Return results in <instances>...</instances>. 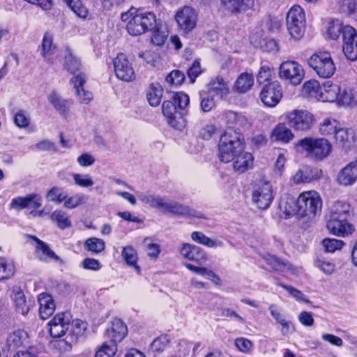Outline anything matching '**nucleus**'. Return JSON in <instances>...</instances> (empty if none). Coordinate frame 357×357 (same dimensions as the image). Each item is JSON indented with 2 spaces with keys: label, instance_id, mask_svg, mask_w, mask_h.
I'll list each match as a JSON object with an SVG mask.
<instances>
[{
  "label": "nucleus",
  "instance_id": "f8f14e48",
  "mask_svg": "<svg viewBox=\"0 0 357 357\" xmlns=\"http://www.w3.org/2000/svg\"><path fill=\"white\" fill-rule=\"evenodd\" d=\"M342 40V51L345 56L350 61H356L357 59V33L356 29L351 26L346 25Z\"/></svg>",
  "mask_w": 357,
  "mask_h": 357
},
{
  "label": "nucleus",
  "instance_id": "f257e3e1",
  "mask_svg": "<svg viewBox=\"0 0 357 357\" xmlns=\"http://www.w3.org/2000/svg\"><path fill=\"white\" fill-rule=\"evenodd\" d=\"M189 102V96L183 92L172 93L169 99L162 102V112L168 124L178 130L185 127V121L179 110L184 109Z\"/></svg>",
  "mask_w": 357,
  "mask_h": 357
},
{
  "label": "nucleus",
  "instance_id": "7c9ffc66",
  "mask_svg": "<svg viewBox=\"0 0 357 357\" xmlns=\"http://www.w3.org/2000/svg\"><path fill=\"white\" fill-rule=\"evenodd\" d=\"M28 338V333L24 330L18 329L8 335L7 345L9 348L17 349L27 342Z\"/></svg>",
  "mask_w": 357,
  "mask_h": 357
},
{
  "label": "nucleus",
  "instance_id": "6ab92c4d",
  "mask_svg": "<svg viewBox=\"0 0 357 357\" xmlns=\"http://www.w3.org/2000/svg\"><path fill=\"white\" fill-rule=\"evenodd\" d=\"M70 82L74 85L76 89L77 100L80 103L88 104L93 99V95L90 91H85L83 88L86 82V76L84 73H79L74 76Z\"/></svg>",
  "mask_w": 357,
  "mask_h": 357
},
{
  "label": "nucleus",
  "instance_id": "8fccbe9b",
  "mask_svg": "<svg viewBox=\"0 0 357 357\" xmlns=\"http://www.w3.org/2000/svg\"><path fill=\"white\" fill-rule=\"evenodd\" d=\"M225 121L229 125L245 126L247 124V119L242 114L233 111L226 112L224 114Z\"/></svg>",
  "mask_w": 357,
  "mask_h": 357
},
{
  "label": "nucleus",
  "instance_id": "5fc2aeb1",
  "mask_svg": "<svg viewBox=\"0 0 357 357\" xmlns=\"http://www.w3.org/2000/svg\"><path fill=\"white\" fill-rule=\"evenodd\" d=\"M117 351V345L105 341L96 351L95 357H113Z\"/></svg>",
  "mask_w": 357,
  "mask_h": 357
},
{
  "label": "nucleus",
  "instance_id": "774afa93",
  "mask_svg": "<svg viewBox=\"0 0 357 357\" xmlns=\"http://www.w3.org/2000/svg\"><path fill=\"white\" fill-rule=\"evenodd\" d=\"M14 122L19 128H26L29 125V119L24 111H19L15 115Z\"/></svg>",
  "mask_w": 357,
  "mask_h": 357
},
{
  "label": "nucleus",
  "instance_id": "72a5a7b5",
  "mask_svg": "<svg viewBox=\"0 0 357 357\" xmlns=\"http://www.w3.org/2000/svg\"><path fill=\"white\" fill-rule=\"evenodd\" d=\"M40 54L46 61H50L52 56L55 53L56 46L53 44V36L45 33L43 38Z\"/></svg>",
  "mask_w": 357,
  "mask_h": 357
},
{
  "label": "nucleus",
  "instance_id": "423d86ee",
  "mask_svg": "<svg viewBox=\"0 0 357 357\" xmlns=\"http://www.w3.org/2000/svg\"><path fill=\"white\" fill-rule=\"evenodd\" d=\"M297 206L300 215L314 216L321 209L322 200L316 191H306L297 198Z\"/></svg>",
  "mask_w": 357,
  "mask_h": 357
},
{
  "label": "nucleus",
  "instance_id": "a18cd8bd",
  "mask_svg": "<svg viewBox=\"0 0 357 357\" xmlns=\"http://www.w3.org/2000/svg\"><path fill=\"white\" fill-rule=\"evenodd\" d=\"M281 211L289 218L298 213L297 199L294 197L282 198L280 202Z\"/></svg>",
  "mask_w": 357,
  "mask_h": 357
},
{
  "label": "nucleus",
  "instance_id": "39448f33",
  "mask_svg": "<svg viewBox=\"0 0 357 357\" xmlns=\"http://www.w3.org/2000/svg\"><path fill=\"white\" fill-rule=\"evenodd\" d=\"M309 66L320 77H331L335 72L336 67L328 52H319L313 54L308 59Z\"/></svg>",
  "mask_w": 357,
  "mask_h": 357
},
{
  "label": "nucleus",
  "instance_id": "0eeeda50",
  "mask_svg": "<svg viewBox=\"0 0 357 357\" xmlns=\"http://www.w3.org/2000/svg\"><path fill=\"white\" fill-rule=\"evenodd\" d=\"M279 75L281 78L289 81L293 85H298L303 79L305 73L303 67L298 63L287 61L280 65Z\"/></svg>",
  "mask_w": 357,
  "mask_h": 357
},
{
  "label": "nucleus",
  "instance_id": "338daca9",
  "mask_svg": "<svg viewBox=\"0 0 357 357\" xmlns=\"http://www.w3.org/2000/svg\"><path fill=\"white\" fill-rule=\"evenodd\" d=\"M188 76L190 80V82H195L196 78L202 73L200 63L198 60H195L191 67L188 70Z\"/></svg>",
  "mask_w": 357,
  "mask_h": 357
},
{
  "label": "nucleus",
  "instance_id": "bb28decb",
  "mask_svg": "<svg viewBox=\"0 0 357 357\" xmlns=\"http://www.w3.org/2000/svg\"><path fill=\"white\" fill-rule=\"evenodd\" d=\"M208 93L210 95L223 98L229 93V87L222 77H217L212 79L208 84Z\"/></svg>",
  "mask_w": 357,
  "mask_h": 357
},
{
  "label": "nucleus",
  "instance_id": "79ce46f5",
  "mask_svg": "<svg viewBox=\"0 0 357 357\" xmlns=\"http://www.w3.org/2000/svg\"><path fill=\"white\" fill-rule=\"evenodd\" d=\"M67 198V193L64 188L59 186H54L47 192L46 199L48 202H54L56 204L64 203Z\"/></svg>",
  "mask_w": 357,
  "mask_h": 357
},
{
  "label": "nucleus",
  "instance_id": "f704fd0d",
  "mask_svg": "<svg viewBox=\"0 0 357 357\" xmlns=\"http://www.w3.org/2000/svg\"><path fill=\"white\" fill-rule=\"evenodd\" d=\"M254 84V77L252 75L248 73H241L237 78L234 89L240 93H246L249 91Z\"/></svg>",
  "mask_w": 357,
  "mask_h": 357
},
{
  "label": "nucleus",
  "instance_id": "412c9836",
  "mask_svg": "<svg viewBox=\"0 0 357 357\" xmlns=\"http://www.w3.org/2000/svg\"><path fill=\"white\" fill-rule=\"evenodd\" d=\"M321 176V170L311 166H304L300 169L293 176L296 183H310L319 179Z\"/></svg>",
  "mask_w": 357,
  "mask_h": 357
},
{
  "label": "nucleus",
  "instance_id": "a19ab883",
  "mask_svg": "<svg viewBox=\"0 0 357 357\" xmlns=\"http://www.w3.org/2000/svg\"><path fill=\"white\" fill-rule=\"evenodd\" d=\"M52 222L56 223V226L61 229H65L71 227L72 223L68 214L61 210L53 211L50 215Z\"/></svg>",
  "mask_w": 357,
  "mask_h": 357
},
{
  "label": "nucleus",
  "instance_id": "7ed1b4c3",
  "mask_svg": "<svg viewBox=\"0 0 357 357\" xmlns=\"http://www.w3.org/2000/svg\"><path fill=\"white\" fill-rule=\"evenodd\" d=\"M243 136L229 126L221 135L218 144V157L221 162H229L243 149Z\"/></svg>",
  "mask_w": 357,
  "mask_h": 357
},
{
  "label": "nucleus",
  "instance_id": "4be33fe9",
  "mask_svg": "<svg viewBox=\"0 0 357 357\" xmlns=\"http://www.w3.org/2000/svg\"><path fill=\"white\" fill-rule=\"evenodd\" d=\"M340 95V86L333 84L331 81H326L321 85L318 100L323 102H337Z\"/></svg>",
  "mask_w": 357,
  "mask_h": 357
},
{
  "label": "nucleus",
  "instance_id": "58836bf2",
  "mask_svg": "<svg viewBox=\"0 0 357 357\" xmlns=\"http://www.w3.org/2000/svg\"><path fill=\"white\" fill-rule=\"evenodd\" d=\"M13 301L16 312L23 316H26L29 311V306L26 303L25 296L20 289H15Z\"/></svg>",
  "mask_w": 357,
  "mask_h": 357
},
{
  "label": "nucleus",
  "instance_id": "13d9d810",
  "mask_svg": "<svg viewBox=\"0 0 357 357\" xmlns=\"http://www.w3.org/2000/svg\"><path fill=\"white\" fill-rule=\"evenodd\" d=\"M86 201V196L83 194H76L71 197H68L63 203V206L68 209L75 208L84 204Z\"/></svg>",
  "mask_w": 357,
  "mask_h": 357
},
{
  "label": "nucleus",
  "instance_id": "dca6fc26",
  "mask_svg": "<svg viewBox=\"0 0 357 357\" xmlns=\"http://www.w3.org/2000/svg\"><path fill=\"white\" fill-rule=\"evenodd\" d=\"M348 219L331 218L327 221L326 227L331 234L339 236H345L351 234L354 231V227L347 222Z\"/></svg>",
  "mask_w": 357,
  "mask_h": 357
},
{
  "label": "nucleus",
  "instance_id": "ea45409f",
  "mask_svg": "<svg viewBox=\"0 0 357 357\" xmlns=\"http://www.w3.org/2000/svg\"><path fill=\"white\" fill-rule=\"evenodd\" d=\"M15 266L13 261L0 257V281L10 279L15 273Z\"/></svg>",
  "mask_w": 357,
  "mask_h": 357
},
{
  "label": "nucleus",
  "instance_id": "e433bc0d",
  "mask_svg": "<svg viewBox=\"0 0 357 357\" xmlns=\"http://www.w3.org/2000/svg\"><path fill=\"white\" fill-rule=\"evenodd\" d=\"M191 238L195 242L210 248L223 246L222 241L220 240H213L201 231H193L191 234Z\"/></svg>",
  "mask_w": 357,
  "mask_h": 357
},
{
  "label": "nucleus",
  "instance_id": "f3484780",
  "mask_svg": "<svg viewBox=\"0 0 357 357\" xmlns=\"http://www.w3.org/2000/svg\"><path fill=\"white\" fill-rule=\"evenodd\" d=\"M12 208L19 210L23 208L36 209L42 205L41 196L32 193L25 197H17L12 199L10 204Z\"/></svg>",
  "mask_w": 357,
  "mask_h": 357
},
{
  "label": "nucleus",
  "instance_id": "4d7b16f0",
  "mask_svg": "<svg viewBox=\"0 0 357 357\" xmlns=\"http://www.w3.org/2000/svg\"><path fill=\"white\" fill-rule=\"evenodd\" d=\"M321 86L315 80L312 79L306 82L303 85V91L309 96L318 99Z\"/></svg>",
  "mask_w": 357,
  "mask_h": 357
},
{
  "label": "nucleus",
  "instance_id": "603ef678",
  "mask_svg": "<svg viewBox=\"0 0 357 357\" xmlns=\"http://www.w3.org/2000/svg\"><path fill=\"white\" fill-rule=\"evenodd\" d=\"M345 26L346 25H343L338 20H332L329 23L327 31L329 37L333 40H336L340 36V33L342 34L343 37Z\"/></svg>",
  "mask_w": 357,
  "mask_h": 357
},
{
  "label": "nucleus",
  "instance_id": "680f3d73",
  "mask_svg": "<svg viewBox=\"0 0 357 357\" xmlns=\"http://www.w3.org/2000/svg\"><path fill=\"white\" fill-rule=\"evenodd\" d=\"M267 264L275 271L283 272L286 268H289V264L275 256H268L266 258Z\"/></svg>",
  "mask_w": 357,
  "mask_h": 357
},
{
  "label": "nucleus",
  "instance_id": "20e7f679",
  "mask_svg": "<svg viewBox=\"0 0 357 357\" xmlns=\"http://www.w3.org/2000/svg\"><path fill=\"white\" fill-rule=\"evenodd\" d=\"M296 146L301 147L308 157L315 160H322L326 158L332 148L329 141L325 138L305 137L299 140Z\"/></svg>",
  "mask_w": 357,
  "mask_h": 357
},
{
  "label": "nucleus",
  "instance_id": "bf43d9fd",
  "mask_svg": "<svg viewBox=\"0 0 357 357\" xmlns=\"http://www.w3.org/2000/svg\"><path fill=\"white\" fill-rule=\"evenodd\" d=\"M344 244L342 241L335 238H327L322 241V245L327 252H334L336 250H341Z\"/></svg>",
  "mask_w": 357,
  "mask_h": 357
},
{
  "label": "nucleus",
  "instance_id": "864d4df0",
  "mask_svg": "<svg viewBox=\"0 0 357 357\" xmlns=\"http://www.w3.org/2000/svg\"><path fill=\"white\" fill-rule=\"evenodd\" d=\"M286 23L288 32L292 38L299 40L303 37L305 31V24L293 23L292 21Z\"/></svg>",
  "mask_w": 357,
  "mask_h": 357
},
{
  "label": "nucleus",
  "instance_id": "2eb2a0df",
  "mask_svg": "<svg viewBox=\"0 0 357 357\" xmlns=\"http://www.w3.org/2000/svg\"><path fill=\"white\" fill-rule=\"evenodd\" d=\"M127 326L120 319L115 318L105 332V337L106 341L109 344L114 343L117 345L118 342H121L127 335Z\"/></svg>",
  "mask_w": 357,
  "mask_h": 357
},
{
  "label": "nucleus",
  "instance_id": "de8ad7c7",
  "mask_svg": "<svg viewBox=\"0 0 357 357\" xmlns=\"http://www.w3.org/2000/svg\"><path fill=\"white\" fill-rule=\"evenodd\" d=\"M122 257L128 266H134L137 273H139L140 267L137 265V254L132 246H126L123 248Z\"/></svg>",
  "mask_w": 357,
  "mask_h": 357
},
{
  "label": "nucleus",
  "instance_id": "4c0bfd02",
  "mask_svg": "<svg viewBox=\"0 0 357 357\" xmlns=\"http://www.w3.org/2000/svg\"><path fill=\"white\" fill-rule=\"evenodd\" d=\"M337 102L344 106H353L357 103V94L351 88H344L342 90L340 86V95H338Z\"/></svg>",
  "mask_w": 357,
  "mask_h": 357
},
{
  "label": "nucleus",
  "instance_id": "a878e982",
  "mask_svg": "<svg viewBox=\"0 0 357 357\" xmlns=\"http://www.w3.org/2000/svg\"><path fill=\"white\" fill-rule=\"evenodd\" d=\"M168 213L177 216L204 218L202 214L190 208L188 206L173 201H171Z\"/></svg>",
  "mask_w": 357,
  "mask_h": 357
},
{
  "label": "nucleus",
  "instance_id": "ddd939ff",
  "mask_svg": "<svg viewBox=\"0 0 357 357\" xmlns=\"http://www.w3.org/2000/svg\"><path fill=\"white\" fill-rule=\"evenodd\" d=\"M114 73L116 77L124 82L135 79L133 68L123 54H119L113 60Z\"/></svg>",
  "mask_w": 357,
  "mask_h": 357
},
{
  "label": "nucleus",
  "instance_id": "aec40b11",
  "mask_svg": "<svg viewBox=\"0 0 357 357\" xmlns=\"http://www.w3.org/2000/svg\"><path fill=\"white\" fill-rule=\"evenodd\" d=\"M357 180V159L341 169L337 178L339 184L344 186L353 185Z\"/></svg>",
  "mask_w": 357,
  "mask_h": 357
},
{
  "label": "nucleus",
  "instance_id": "c9c22d12",
  "mask_svg": "<svg viewBox=\"0 0 357 357\" xmlns=\"http://www.w3.org/2000/svg\"><path fill=\"white\" fill-rule=\"evenodd\" d=\"M334 137L339 144L342 146L350 145L355 141L354 132L352 129L341 128L338 126Z\"/></svg>",
  "mask_w": 357,
  "mask_h": 357
},
{
  "label": "nucleus",
  "instance_id": "69168bd1",
  "mask_svg": "<svg viewBox=\"0 0 357 357\" xmlns=\"http://www.w3.org/2000/svg\"><path fill=\"white\" fill-rule=\"evenodd\" d=\"M31 148L33 150L36 149L39 151H57L55 144L49 139H45L39 142L38 143L32 146Z\"/></svg>",
  "mask_w": 357,
  "mask_h": 357
},
{
  "label": "nucleus",
  "instance_id": "a211bd4d",
  "mask_svg": "<svg viewBox=\"0 0 357 357\" xmlns=\"http://www.w3.org/2000/svg\"><path fill=\"white\" fill-rule=\"evenodd\" d=\"M179 253L183 257L190 261L199 262L207 259L206 255L202 248L187 243H182L179 249Z\"/></svg>",
  "mask_w": 357,
  "mask_h": 357
},
{
  "label": "nucleus",
  "instance_id": "5701e85b",
  "mask_svg": "<svg viewBox=\"0 0 357 357\" xmlns=\"http://www.w3.org/2000/svg\"><path fill=\"white\" fill-rule=\"evenodd\" d=\"M253 156L248 152L242 151L237 153L232 158L233 168L235 172L243 173L252 167Z\"/></svg>",
  "mask_w": 357,
  "mask_h": 357
},
{
  "label": "nucleus",
  "instance_id": "6e6d98bb",
  "mask_svg": "<svg viewBox=\"0 0 357 357\" xmlns=\"http://www.w3.org/2000/svg\"><path fill=\"white\" fill-rule=\"evenodd\" d=\"M72 176L75 185L81 188H89L94 184L93 178L89 174L73 173Z\"/></svg>",
  "mask_w": 357,
  "mask_h": 357
},
{
  "label": "nucleus",
  "instance_id": "6e6552de",
  "mask_svg": "<svg viewBox=\"0 0 357 357\" xmlns=\"http://www.w3.org/2000/svg\"><path fill=\"white\" fill-rule=\"evenodd\" d=\"M289 126L296 130L307 131L314 124V116L306 110L295 109L287 114Z\"/></svg>",
  "mask_w": 357,
  "mask_h": 357
},
{
  "label": "nucleus",
  "instance_id": "2f4dec72",
  "mask_svg": "<svg viewBox=\"0 0 357 357\" xmlns=\"http://www.w3.org/2000/svg\"><path fill=\"white\" fill-rule=\"evenodd\" d=\"M33 239L37 243L36 245V255L37 257L42 261H47L48 259L58 260L59 258L52 251L47 243H44L36 236H31Z\"/></svg>",
  "mask_w": 357,
  "mask_h": 357
},
{
  "label": "nucleus",
  "instance_id": "c756f323",
  "mask_svg": "<svg viewBox=\"0 0 357 357\" xmlns=\"http://www.w3.org/2000/svg\"><path fill=\"white\" fill-rule=\"evenodd\" d=\"M64 68L68 72L73 75H78L79 73H82V64L79 59L75 56L72 51L70 49L66 50V55L64 58Z\"/></svg>",
  "mask_w": 357,
  "mask_h": 357
},
{
  "label": "nucleus",
  "instance_id": "37998d69",
  "mask_svg": "<svg viewBox=\"0 0 357 357\" xmlns=\"http://www.w3.org/2000/svg\"><path fill=\"white\" fill-rule=\"evenodd\" d=\"M305 24V14L303 8L298 6H292L287 14L286 22Z\"/></svg>",
  "mask_w": 357,
  "mask_h": 357
},
{
  "label": "nucleus",
  "instance_id": "052dcab7",
  "mask_svg": "<svg viewBox=\"0 0 357 357\" xmlns=\"http://www.w3.org/2000/svg\"><path fill=\"white\" fill-rule=\"evenodd\" d=\"M169 342V340L167 335H160L153 341L151 349L153 353H160L167 347Z\"/></svg>",
  "mask_w": 357,
  "mask_h": 357
},
{
  "label": "nucleus",
  "instance_id": "c03bdc74",
  "mask_svg": "<svg viewBox=\"0 0 357 357\" xmlns=\"http://www.w3.org/2000/svg\"><path fill=\"white\" fill-rule=\"evenodd\" d=\"M273 137L275 140L287 143L293 139L294 135L285 124L280 123L273 130Z\"/></svg>",
  "mask_w": 357,
  "mask_h": 357
},
{
  "label": "nucleus",
  "instance_id": "3c124183",
  "mask_svg": "<svg viewBox=\"0 0 357 357\" xmlns=\"http://www.w3.org/2000/svg\"><path fill=\"white\" fill-rule=\"evenodd\" d=\"M105 241L100 238L91 237L84 243V248L94 253H100L105 250Z\"/></svg>",
  "mask_w": 357,
  "mask_h": 357
},
{
  "label": "nucleus",
  "instance_id": "0e129e2a",
  "mask_svg": "<svg viewBox=\"0 0 357 357\" xmlns=\"http://www.w3.org/2000/svg\"><path fill=\"white\" fill-rule=\"evenodd\" d=\"M272 75L271 69L268 66H263L260 68V70L257 76V81L259 84H262L266 82H270Z\"/></svg>",
  "mask_w": 357,
  "mask_h": 357
},
{
  "label": "nucleus",
  "instance_id": "c85d7f7f",
  "mask_svg": "<svg viewBox=\"0 0 357 357\" xmlns=\"http://www.w3.org/2000/svg\"><path fill=\"white\" fill-rule=\"evenodd\" d=\"M162 95L163 89L158 82L151 84L146 91L147 101L152 107H157L160 105Z\"/></svg>",
  "mask_w": 357,
  "mask_h": 357
},
{
  "label": "nucleus",
  "instance_id": "cd10ccee",
  "mask_svg": "<svg viewBox=\"0 0 357 357\" xmlns=\"http://www.w3.org/2000/svg\"><path fill=\"white\" fill-rule=\"evenodd\" d=\"M351 215V206L344 202L337 201L330 208V218L348 219Z\"/></svg>",
  "mask_w": 357,
  "mask_h": 357
},
{
  "label": "nucleus",
  "instance_id": "9b49d317",
  "mask_svg": "<svg viewBox=\"0 0 357 357\" xmlns=\"http://www.w3.org/2000/svg\"><path fill=\"white\" fill-rule=\"evenodd\" d=\"M175 20L179 29L187 33L195 28L197 17L195 9L184 6L177 10Z\"/></svg>",
  "mask_w": 357,
  "mask_h": 357
},
{
  "label": "nucleus",
  "instance_id": "1a4fd4ad",
  "mask_svg": "<svg viewBox=\"0 0 357 357\" xmlns=\"http://www.w3.org/2000/svg\"><path fill=\"white\" fill-rule=\"evenodd\" d=\"M252 199L259 209H267L273 199L271 184L264 182L257 185L252 191Z\"/></svg>",
  "mask_w": 357,
  "mask_h": 357
},
{
  "label": "nucleus",
  "instance_id": "49530a36",
  "mask_svg": "<svg viewBox=\"0 0 357 357\" xmlns=\"http://www.w3.org/2000/svg\"><path fill=\"white\" fill-rule=\"evenodd\" d=\"M87 324L79 319L73 321L71 324V328L69 332V335L71 340L77 341L79 338L82 337L86 330Z\"/></svg>",
  "mask_w": 357,
  "mask_h": 357
},
{
  "label": "nucleus",
  "instance_id": "473e14b6",
  "mask_svg": "<svg viewBox=\"0 0 357 357\" xmlns=\"http://www.w3.org/2000/svg\"><path fill=\"white\" fill-rule=\"evenodd\" d=\"M48 100L61 114L65 115L68 113L70 105V102L68 100L63 99L55 91H52L49 94Z\"/></svg>",
  "mask_w": 357,
  "mask_h": 357
},
{
  "label": "nucleus",
  "instance_id": "e2e57ef3",
  "mask_svg": "<svg viewBox=\"0 0 357 357\" xmlns=\"http://www.w3.org/2000/svg\"><path fill=\"white\" fill-rule=\"evenodd\" d=\"M185 79V75L183 72L174 70L167 77L166 82L173 85H181Z\"/></svg>",
  "mask_w": 357,
  "mask_h": 357
},
{
  "label": "nucleus",
  "instance_id": "4468645a",
  "mask_svg": "<svg viewBox=\"0 0 357 357\" xmlns=\"http://www.w3.org/2000/svg\"><path fill=\"white\" fill-rule=\"evenodd\" d=\"M70 323L68 313L62 312L56 314L48 324L50 335L53 338L62 337L68 331Z\"/></svg>",
  "mask_w": 357,
  "mask_h": 357
},
{
  "label": "nucleus",
  "instance_id": "f03ea898",
  "mask_svg": "<svg viewBox=\"0 0 357 357\" xmlns=\"http://www.w3.org/2000/svg\"><path fill=\"white\" fill-rule=\"evenodd\" d=\"M121 20L126 22L128 33L137 36L153 29L156 23L155 15L152 12L142 13L135 8L121 14Z\"/></svg>",
  "mask_w": 357,
  "mask_h": 357
},
{
  "label": "nucleus",
  "instance_id": "09e8293b",
  "mask_svg": "<svg viewBox=\"0 0 357 357\" xmlns=\"http://www.w3.org/2000/svg\"><path fill=\"white\" fill-rule=\"evenodd\" d=\"M340 123L334 119L327 118L319 125V132L322 135H335Z\"/></svg>",
  "mask_w": 357,
  "mask_h": 357
},
{
  "label": "nucleus",
  "instance_id": "9d476101",
  "mask_svg": "<svg viewBox=\"0 0 357 357\" xmlns=\"http://www.w3.org/2000/svg\"><path fill=\"white\" fill-rule=\"evenodd\" d=\"M282 97V86L278 81L268 82L263 86L260 98L268 107H275Z\"/></svg>",
  "mask_w": 357,
  "mask_h": 357
},
{
  "label": "nucleus",
  "instance_id": "393cba45",
  "mask_svg": "<svg viewBox=\"0 0 357 357\" xmlns=\"http://www.w3.org/2000/svg\"><path fill=\"white\" fill-rule=\"evenodd\" d=\"M40 304L39 312L43 319L49 318L55 310V303L52 296L46 293H42L38 296Z\"/></svg>",
  "mask_w": 357,
  "mask_h": 357
},
{
  "label": "nucleus",
  "instance_id": "b1692460",
  "mask_svg": "<svg viewBox=\"0 0 357 357\" xmlns=\"http://www.w3.org/2000/svg\"><path fill=\"white\" fill-rule=\"evenodd\" d=\"M222 4L232 14L244 13L254 6V0H221Z\"/></svg>",
  "mask_w": 357,
  "mask_h": 357
}]
</instances>
